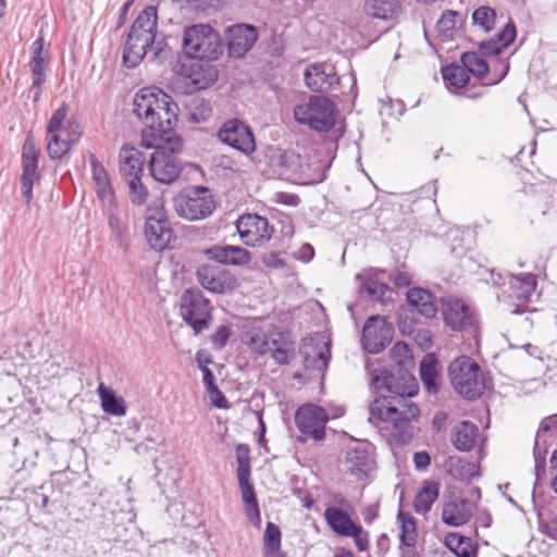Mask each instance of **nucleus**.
Instances as JSON below:
<instances>
[{"instance_id":"obj_1","label":"nucleus","mask_w":557,"mask_h":557,"mask_svg":"<svg viewBox=\"0 0 557 557\" xmlns=\"http://www.w3.org/2000/svg\"><path fill=\"white\" fill-rule=\"evenodd\" d=\"M372 383L381 394L370 405L369 421L372 423L386 422L392 425L391 434L396 441L406 443L411 440V421L420 416L419 407L408 397L417 394L416 381L411 376L397 377L385 369L373 372Z\"/></svg>"},{"instance_id":"obj_2","label":"nucleus","mask_w":557,"mask_h":557,"mask_svg":"<svg viewBox=\"0 0 557 557\" xmlns=\"http://www.w3.org/2000/svg\"><path fill=\"white\" fill-rule=\"evenodd\" d=\"M178 107L172 97L157 87H145L133 99V113L147 127L143 132V141L150 136L154 140L174 134Z\"/></svg>"},{"instance_id":"obj_3","label":"nucleus","mask_w":557,"mask_h":557,"mask_svg":"<svg viewBox=\"0 0 557 557\" xmlns=\"http://www.w3.org/2000/svg\"><path fill=\"white\" fill-rule=\"evenodd\" d=\"M157 8L149 5L139 13L127 35L123 51L125 66H137L149 51L152 52L153 59L160 55L163 41L157 39Z\"/></svg>"},{"instance_id":"obj_4","label":"nucleus","mask_w":557,"mask_h":557,"mask_svg":"<svg viewBox=\"0 0 557 557\" xmlns=\"http://www.w3.org/2000/svg\"><path fill=\"white\" fill-rule=\"evenodd\" d=\"M70 107L62 103L47 125V152L53 160L62 159L78 143L83 131L75 117H67Z\"/></svg>"},{"instance_id":"obj_5","label":"nucleus","mask_w":557,"mask_h":557,"mask_svg":"<svg viewBox=\"0 0 557 557\" xmlns=\"http://www.w3.org/2000/svg\"><path fill=\"white\" fill-rule=\"evenodd\" d=\"M153 144L146 140L147 148L156 147L149 161V170L152 177L163 184L173 183L181 174L182 165L175 153L181 151L182 141L175 134L158 138Z\"/></svg>"},{"instance_id":"obj_6","label":"nucleus","mask_w":557,"mask_h":557,"mask_svg":"<svg viewBox=\"0 0 557 557\" xmlns=\"http://www.w3.org/2000/svg\"><path fill=\"white\" fill-rule=\"evenodd\" d=\"M337 116V106L325 96L312 95L294 108L295 121L319 134L331 132L336 124Z\"/></svg>"},{"instance_id":"obj_7","label":"nucleus","mask_w":557,"mask_h":557,"mask_svg":"<svg viewBox=\"0 0 557 557\" xmlns=\"http://www.w3.org/2000/svg\"><path fill=\"white\" fill-rule=\"evenodd\" d=\"M448 374L454 389L466 399L479 398L486 388L484 373L470 357L461 356L455 359L449 364Z\"/></svg>"},{"instance_id":"obj_8","label":"nucleus","mask_w":557,"mask_h":557,"mask_svg":"<svg viewBox=\"0 0 557 557\" xmlns=\"http://www.w3.org/2000/svg\"><path fill=\"white\" fill-rule=\"evenodd\" d=\"M183 49L191 59L216 60L223 46L220 35L210 25L197 24L185 28Z\"/></svg>"},{"instance_id":"obj_9","label":"nucleus","mask_w":557,"mask_h":557,"mask_svg":"<svg viewBox=\"0 0 557 557\" xmlns=\"http://www.w3.org/2000/svg\"><path fill=\"white\" fill-rule=\"evenodd\" d=\"M144 234L151 249L163 251L170 247L174 232L161 199H156L148 205L145 213Z\"/></svg>"},{"instance_id":"obj_10","label":"nucleus","mask_w":557,"mask_h":557,"mask_svg":"<svg viewBox=\"0 0 557 557\" xmlns=\"http://www.w3.org/2000/svg\"><path fill=\"white\" fill-rule=\"evenodd\" d=\"M174 210L178 216L197 221L211 215L215 202L212 193L202 186L186 188L173 199Z\"/></svg>"},{"instance_id":"obj_11","label":"nucleus","mask_w":557,"mask_h":557,"mask_svg":"<svg viewBox=\"0 0 557 557\" xmlns=\"http://www.w3.org/2000/svg\"><path fill=\"white\" fill-rule=\"evenodd\" d=\"M212 306L198 289H187L181 298V315L195 334L208 329L212 320Z\"/></svg>"},{"instance_id":"obj_12","label":"nucleus","mask_w":557,"mask_h":557,"mask_svg":"<svg viewBox=\"0 0 557 557\" xmlns=\"http://www.w3.org/2000/svg\"><path fill=\"white\" fill-rule=\"evenodd\" d=\"M216 137L242 153L249 156L256 151V141L251 128L239 119L225 121L218 131Z\"/></svg>"},{"instance_id":"obj_13","label":"nucleus","mask_w":557,"mask_h":557,"mask_svg":"<svg viewBox=\"0 0 557 557\" xmlns=\"http://www.w3.org/2000/svg\"><path fill=\"white\" fill-rule=\"evenodd\" d=\"M236 230L242 240L251 247L262 246L273 235L268 219L256 213L242 214L236 221Z\"/></svg>"},{"instance_id":"obj_14","label":"nucleus","mask_w":557,"mask_h":557,"mask_svg":"<svg viewBox=\"0 0 557 557\" xmlns=\"http://www.w3.org/2000/svg\"><path fill=\"white\" fill-rule=\"evenodd\" d=\"M394 329L380 315L370 317L362 330V347L370 354H379L392 342Z\"/></svg>"},{"instance_id":"obj_15","label":"nucleus","mask_w":557,"mask_h":557,"mask_svg":"<svg viewBox=\"0 0 557 557\" xmlns=\"http://www.w3.org/2000/svg\"><path fill=\"white\" fill-rule=\"evenodd\" d=\"M329 420L330 417L325 409L314 404L304 405L295 413V423L298 430L314 441L324 438L325 424Z\"/></svg>"},{"instance_id":"obj_16","label":"nucleus","mask_w":557,"mask_h":557,"mask_svg":"<svg viewBox=\"0 0 557 557\" xmlns=\"http://www.w3.org/2000/svg\"><path fill=\"white\" fill-rule=\"evenodd\" d=\"M299 354L304 359V367L306 370L317 371L323 373L327 369L331 352L330 344L322 335L315 334L306 338L300 347Z\"/></svg>"},{"instance_id":"obj_17","label":"nucleus","mask_w":557,"mask_h":557,"mask_svg":"<svg viewBox=\"0 0 557 557\" xmlns=\"http://www.w3.org/2000/svg\"><path fill=\"white\" fill-rule=\"evenodd\" d=\"M197 280L203 288L215 294H226L238 286L236 277L230 271L208 264L197 270Z\"/></svg>"},{"instance_id":"obj_18","label":"nucleus","mask_w":557,"mask_h":557,"mask_svg":"<svg viewBox=\"0 0 557 557\" xmlns=\"http://www.w3.org/2000/svg\"><path fill=\"white\" fill-rule=\"evenodd\" d=\"M22 168V196L25 199V202L28 203L33 198V185L39 178L38 152L35 147V141L32 137H27L23 145Z\"/></svg>"},{"instance_id":"obj_19","label":"nucleus","mask_w":557,"mask_h":557,"mask_svg":"<svg viewBox=\"0 0 557 557\" xmlns=\"http://www.w3.org/2000/svg\"><path fill=\"white\" fill-rule=\"evenodd\" d=\"M345 465L352 475L366 478L375 468L373 447L368 442H358L347 450Z\"/></svg>"},{"instance_id":"obj_20","label":"nucleus","mask_w":557,"mask_h":557,"mask_svg":"<svg viewBox=\"0 0 557 557\" xmlns=\"http://www.w3.org/2000/svg\"><path fill=\"white\" fill-rule=\"evenodd\" d=\"M48 63V53L44 52V38L39 37L32 45V57L28 64L32 73L29 92L33 94L34 101L40 98L41 87L47 79L46 71Z\"/></svg>"},{"instance_id":"obj_21","label":"nucleus","mask_w":557,"mask_h":557,"mask_svg":"<svg viewBox=\"0 0 557 557\" xmlns=\"http://www.w3.org/2000/svg\"><path fill=\"white\" fill-rule=\"evenodd\" d=\"M258 39L255 26L248 24H236L227 29L228 52L232 57H244Z\"/></svg>"},{"instance_id":"obj_22","label":"nucleus","mask_w":557,"mask_h":557,"mask_svg":"<svg viewBox=\"0 0 557 557\" xmlns=\"http://www.w3.org/2000/svg\"><path fill=\"white\" fill-rule=\"evenodd\" d=\"M443 314L445 323L454 331L470 329L475 323L473 311L460 299H447Z\"/></svg>"},{"instance_id":"obj_23","label":"nucleus","mask_w":557,"mask_h":557,"mask_svg":"<svg viewBox=\"0 0 557 557\" xmlns=\"http://www.w3.org/2000/svg\"><path fill=\"white\" fill-rule=\"evenodd\" d=\"M307 87L315 92H329L339 84V77L334 69L326 71L323 64H312L305 72Z\"/></svg>"},{"instance_id":"obj_24","label":"nucleus","mask_w":557,"mask_h":557,"mask_svg":"<svg viewBox=\"0 0 557 557\" xmlns=\"http://www.w3.org/2000/svg\"><path fill=\"white\" fill-rule=\"evenodd\" d=\"M146 159L144 153L134 147L123 146L119 153L120 173L127 182L141 178Z\"/></svg>"},{"instance_id":"obj_25","label":"nucleus","mask_w":557,"mask_h":557,"mask_svg":"<svg viewBox=\"0 0 557 557\" xmlns=\"http://www.w3.org/2000/svg\"><path fill=\"white\" fill-rule=\"evenodd\" d=\"M88 159L98 198L104 205L112 206L114 203L115 196L108 171L94 153H89Z\"/></svg>"},{"instance_id":"obj_26","label":"nucleus","mask_w":557,"mask_h":557,"mask_svg":"<svg viewBox=\"0 0 557 557\" xmlns=\"http://www.w3.org/2000/svg\"><path fill=\"white\" fill-rule=\"evenodd\" d=\"M210 259L224 264L246 265L251 260L250 252L239 246H212L207 250Z\"/></svg>"},{"instance_id":"obj_27","label":"nucleus","mask_w":557,"mask_h":557,"mask_svg":"<svg viewBox=\"0 0 557 557\" xmlns=\"http://www.w3.org/2000/svg\"><path fill=\"white\" fill-rule=\"evenodd\" d=\"M471 518L469 502L455 498L447 502L442 511V520L445 524L460 527L467 523Z\"/></svg>"},{"instance_id":"obj_28","label":"nucleus","mask_w":557,"mask_h":557,"mask_svg":"<svg viewBox=\"0 0 557 557\" xmlns=\"http://www.w3.org/2000/svg\"><path fill=\"white\" fill-rule=\"evenodd\" d=\"M329 528L339 536H348L350 530L357 524L350 515L337 506H329L323 513Z\"/></svg>"},{"instance_id":"obj_29","label":"nucleus","mask_w":557,"mask_h":557,"mask_svg":"<svg viewBox=\"0 0 557 557\" xmlns=\"http://www.w3.org/2000/svg\"><path fill=\"white\" fill-rule=\"evenodd\" d=\"M536 285V275L532 273L510 275L509 287L511 293L509 294V297L517 299L521 302H527L534 294Z\"/></svg>"},{"instance_id":"obj_30","label":"nucleus","mask_w":557,"mask_h":557,"mask_svg":"<svg viewBox=\"0 0 557 557\" xmlns=\"http://www.w3.org/2000/svg\"><path fill=\"white\" fill-rule=\"evenodd\" d=\"M516 38V28L508 23L495 38L480 44V52L483 55H497L506 49Z\"/></svg>"},{"instance_id":"obj_31","label":"nucleus","mask_w":557,"mask_h":557,"mask_svg":"<svg viewBox=\"0 0 557 557\" xmlns=\"http://www.w3.org/2000/svg\"><path fill=\"white\" fill-rule=\"evenodd\" d=\"M357 280L361 281V290L366 293L371 300L384 302L387 293H391V289L387 284L382 282L377 273L369 271L364 274H357Z\"/></svg>"},{"instance_id":"obj_32","label":"nucleus","mask_w":557,"mask_h":557,"mask_svg":"<svg viewBox=\"0 0 557 557\" xmlns=\"http://www.w3.org/2000/svg\"><path fill=\"white\" fill-rule=\"evenodd\" d=\"M479 433L478 426L469 421H461L455 425L451 434V443L460 451H469Z\"/></svg>"},{"instance_id":"obj_33","label":"nucleus","mask_w":557,"mask_h":557,"mask_svg":"<svg viewBox=\"0 0 557 557\" xmlns=\"http://www.w3.org/2000/svg\"><path fill=\"white\" fill-rule=\"evenodd\" d=\"M408 304L425 318H432L436 313L433 295L423 288L414 287L407 293Z\"/></svg>"},{"instance_id":"obj_34","label":"nucleus","mask_w":557,"mask_h":557,"mask_svg":"<svg viewBox=\"0 0 557 557\" xmlns=\"http://www.w3.org/2000/svg\"><path fill=\"white\" fill-rule=\"evenodd\" d=\"M243 342L256 354L264 355L276 346V341L269 342L263 330L255 324L246 326L243 333Z\"/></svg>"},{"instance_id":"obj_35","label":"nucleus","mask_w":557,"mask_h":557,"mask_svg":"<svg viewBox=\"0 0 557 557\" xmlns=\"http://www.w3.org/2000/svg\"><path fill=\"white\" fill-rule=\"evenodd\" d=\"M102 410L115 417L126 414V405L123 397L116 396L114 391L100 383L97 388Z\"/></svg>"},{"instance_id":"obj_36","label":"nucleus","mask_w":557,"mask_h":557,"mask_svg":"<svg viewBox=\"0 0 557 557\" xmlns=\"http://www.w3.org/2000/svg\"><path fill=\"white\" fill-rule=\"evenodd\" d=\"M398 9V0H364V11L373 18L392 20Z\"/></svg>"},{"instance_id":"obj_37","label":"nucleus","mask_w":557,"mask_h":557,"mask_svg":"<svg viewBox=\"0 0 557 557\" xmlns=\"http://www.w3.org/2000/svg\"><path fill=\"white\" fill-rule=\"evenodd\" d=\"M440 484L434 481H425L413 500L414 510L418 513H426L438 498Z\"/></svg>"},{"instance_id":"obj_38","label":"nucleus","mask_w":557,"mask_h":557,"mask_svg":"<svg viewBox=\"0 0 557 557\" xmlns=\"http://www.w3.org/2000/svg\"><path fill=\"white\" fill-rule=\"evenodd\" d=\"M397 521L400 528L399 540L403 545L413 547L417 543L418 532L414 518L403 510L397 515Z\"/></svg>"},{"instance_id":"obj_39","label":"nucleus","mask_w":557,"mask_h":557,"mask_svg":"<svg viewBox=\"0 0 557 557\" xmlns=\"http://www.w3.org/2000/svg\"><path fill=\"white\" fill-rule=\"evenodd\" d=\"M445 545L457 557H476V548L469 537L462 536L458 533H448L445 536Z\"/></svg>"},{"instance_id":"obj_40","label":"nucleus","mask_w":557,"mask_h":557,"mask_svg":"<svg viewBox=\"0 0 557 557\" xmlns=\"http://www.w3.org/2000/svg\"><path fill=\"white\" fill-rule=\"evenodd\" d=\"M420 376L429 393L435 394L438 392V373L436 369V360L433 356L428 355L421 361Z\"/></svg>"},{"instance_id":"obj_41","label":"nucleus","mask_w":557,"mask_h":557,"mask_svg":"<svg viewBox=\"0 0 557 557\" xmlns=\"http://www.w3.org/2000/svg\"><path fill=\"white\" fill-rule=\"evenodd\" d=\"M468 74L471 73L478 78H483L488 72V64L476 52H465L460 59Z\"/></svg>"},{"instance_id":"obj_42","label":"nucleus","mask_w":557,"mask_h":557,"mask_svg":"<svg viewBox=\"0 0 557 557\" xmlns=\"http://www.w3.org/2000/svg\"><path fill=\"white\" fill-rule=\"evenodd\" d=\"M281 530L273 523L268 522L263 535L264 556L277 554L281 550Z\"/></svg>"},{"instance_id":"obj_43","label":"nucleus","mask_w":557,"mask_h":557,"mask_svg":"<svg viewBox=\"0 0 557 557\" xmlns=\"http://www.w3.org/2000/svg\"><path fill=\"white\" fill-rule=\"evenodd\" d=\"M442 74L445 82L456 88H463L470 79L463 64L446 66L442 70Z\"/></svg>"},{"instance_id":"obj_44","label":"nucleus","mask_w":557,"mask_h":557,"mask_svg":"<svg viewBox=\"0 0 557 557\" xmlns=\"http://www.w3.org/2000/svg\"><path fill=\"white\" fill-rule=\"evenodd\" d=\"M539 529L547 537L557 541V513L550 509L540 510Z\"/></svg>"},{"instance_id":"obj_45","label":"nucleus","mask_w":557,"mask_h":557,"mask_svg":"<svg viewBox=\"0 0 557 557\" xmlns=\"http://www.w3.org/2000/svg\"><path fill=\"white\" fill-rule=\"evenodd\" d=\"M449 473L458 479H469L473 475V463H467L461 457L451 456L447 461Z\"/></svg>"},{"instance_id":"obj_46","label":"nucleus","mask_w":557,"mask_h":557,"mask_svg":"<svg viewBox=\"0 0 557 557\" xmlns=\"http://www.w3.org/2000/svg\"><path fill=\"white\" fill-rule=\"evenodd\" d=\"M212 109L210 103L201 98H196L189 106V119L193 122L200 123L210 117Z\"/></svg>"},{"instance_id":"obj_47","label":"nucleus","mask_w":557,"mask_h":557,"mask_svg":"<svg viewBox=\"0 0 557 557\" xmlns=\"http://www.w3.org/2000/svg\"><path fill=\"white\" fill-rule=\"evenodd\" d=\"M472 20L475 25L488 32L495 23V11L490 7H480L473 12Z\"/></svg>"},{"instance_id":"obj_48","label":"nucleus","mask_w":557,"mask_h":557,"mask_svg":"<svg viewBox=\"0 0 557 557\" xmlns=\"http://www.w3.org/2000/svg\"><path fill=\"white\" fill-rule=\"evenodd\" d=\"M129 188V199L133 205L141 206L148 197V189L143 184L141 178H133L126 182Z\"/></svg>"},{"instance_id":"obj_49","label":"nucleus","mask_w":557,"mask_h":557,"mask_svg":"<svg viewBox=\"0 0 557 557\" xmlns=\"http://www.w3.org/2000/svg\"><path fill=\"white\" fill-rule=\"evenodd\" d=\"M250 450L247 445H238L236 447V459L238 462L237 475L250 474Z\"/></svg>"},{"instance_id":"obj_50","label":"nucleus","mask_w":557,"mask_h":557,"mask_svg":"<svg viewBox=\"0 0 557 557\" xmlns=\"http://www.w3.org/2000/svg\"><path fill=\"white\" fill-rule=\"evenodd\" d=\"M237 479H238V484L240 487L242 498H243L244 503L246 505L256 503L257 497L255 494V490H253L252 484L249 481L250 474H240V475H237Z\"/></svg>"},{"instance_id":"obj_51","label":"nucleus","mask_w":557,"mask_h":557,"mask_svg":"<svg viewBox=\"0 0 557 557\" xmlns=\"http://www.w3.org/2000/svg\"><path fill=\"white\" fill-rule=\"evenodd\" d=\"M347 537L354 539V542L360 552H364L369 548V545H370L369 533L367 531H364L360 524L357 523L350 530Z\"/></svg>"},{"instance_id":"obj_52","label":"nucleus","mask_w":557,"mask_h":557,"mask_svg":"<svg viewBox=\"0 0 557 557\" xmlns=\"http://www.w3.org/2000/svg\"><path fill=\"white\" fill-rule=\"evenodd\" d=\"M539 436L547 438L557 437V413L542 420L537 430Z\"/></svg>"},{"instance_id":"obj_53","label":"nucleus","mask_w":557,"mask_h":557,"mask_svg":"<svg viewBox=\"0 0 557 557\" xmlns=\"http://www.w3.org/2000/svg\"><path fill=\"white\" fill-rule=\"evenodd\" d=\"M232 334V331L226 325H220L215 333L212 335V344L215 348L222 349Z\"/></svg>"},{"instance_id":"obj_54","label":"nucleus","mask_w":557,"mask_h":557,"mask_svg":"<svg viewBox=\"0 0 557 557\" xmlns=\"http://www.w3.org/2000/svg\"><path fill=\"white\" fill-rule=\"evenodd\" d=\"M457 12L447 10L443 12L441 18L437 22V27L441 32H448L455 28Z\"/></svg>"},{"instance_id":"obj_55","label":"nucleus","mask_w":557,"mask_h":557,"mask_svg":"<svg viewBox=\"0 0 557 557\" xmlns=\"http://www.w3.org/2000/svg\"><path fill=\"white\" fill-rule=\"evenodd\" d=\"M547 437L539 436V433H536L534 448H533V457L534 461L544 460L546 461V455H547Z\"/></svg>"},{"instance_id":"obj_56","label":"nucleus","mask_w":557,"mask_h":557,"mask_svg":"<svg viewBox=\"0 0 557 557\" xmlns=\"http://www.w3.org/2000/svg\"><path fill=\"white\" fill-rule=\"evenodd\" d=\"M392 357L401 363L404 360L410 358V349L404 342H397L391 349Z\"/></svg>"},{"instance_id":"obj_57","label":"nucleus","mask_w":557,"mask_h":557,"mask_svg":"<svg viewBox=\"0 0 557 557\" xmlns=\"http://www.w3.org/2000/svg\"><path fill=\"white\" fill-rule=\"evenodd\" d=\"M274 201L285 206L297 207L300 203V198L296 194L278 191L274 195Z\"/></svg>"},{"instance_id":"obj_58","label":"nucleus","mask_w":557,"mask_h":557,"mask_svg":"<svg viewBox=\"0 0 557 557\" xmlns=\"http://www.w3.org/2000/svg\"><path fill=\"white\" fill-rule=\"evenodd\" d=\"M414 467L418 470H424L430 466L431 457L426 451H418L413 455Z\"/></svg>"},{"instance_id":"obj_59","label":"nucleus","mask_w":557,"mask_h":557,"mask_svg":"<svg viewBox=\"0 0 557 557\" xmlns=\"http://www.w3.org/2000/svg\"><path fill=\"white\" fill-rule=\"evenodd\" d=\"M246 515L251 523L258 525L261 521L258 502L247 504Z\"/></svg>"},{"instance_id":"obj_60","label":"nucleus","mask_w":557,"mask_h":557,"mask_svg":"<svg viewBox=\"0 0 557 557\" xmlns=\"http://www.w3.org/2000/svg\"><path fill=\"white\" fill-rule=\"evenodd\" d=\"M272 351V358L278 363V364H288L289 363V354L286 349L281 347H275L270 350Z\"/></svg>"},{"instance_id":"obj_61","label":"nucleus","mask_w":557,"mask_h":557,"mask_svg":"<svg viewBox=\"0 0 557 557\" xmlns=\"http://www.w3.org/2000/svg\"><path fill=\"white\" fill-rule=\"evenodd\" d=\"M211 401L216 408H227V401L222 392L216 387L212 388Z\"/></svg>"},{"instance_id":"obj_62","label":"nucleus","mask_w":557,"mask_h":557,"mask_svg":"<svg viewBox=\"0 0 557 557\" xmlns=\"http://www.w3.org/2000/svg\"><path fill=\"white\" fill-rule=\"evenodd\" d=\"M201 369L203 372V383L207 386L208 392L212 393V388L216 387L214 383V375L209 368L202 367Z\"/></svg>"},{"instance_id":"obj_63","label":"nucleus","mask_w":557,"mask_h":557,"mask_svg":"<svg viewBox=\"0 0 557 557\" xmlns=\"http://www.w3.org/2000/svg\"><path fill=\"white\" fill-rule=\"evenodd\" d=\"M534 474L536 478V482H541L545 479L546 474V461L541 460L534 461Z\"/></svg>"},{"instance_id":"obj_64","label":"nucleus","mask_w":557,"mask_h":557,"mask_svg":"<svg viewBox=\"0 0 557 557\" xmlns=\"http://www.w3.org/2000/svg\"><path fill=\"white\" fill-rule=\"evenodd\" d=\"M314 256V249L310 244H305L299 250L298 258L304 261H310Z\"/></svg>"}]
</instances>
